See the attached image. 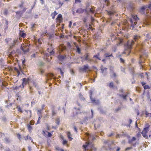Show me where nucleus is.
Segmentation results:
<instances>
[{"instance_id": "nucleus-1", "label": "nucleus", "mask_w": 151, "mask_h": 151, "mask_svg": "<svg viewBox=\"0 0 151 151\" xmlns=\"http://www.w3.org/2000/svg\"><path fill=\"white\" fill-rule=\"evenodd\" d=\"M86 136L88 142H86L85 145H83V147L85 150L86 151H96V149L94 147L92 143V142L96 139L95 137L88 133H86Z\"/></svg>"}, {"instance_id": "nucleus-2", "label": "nucleus", "mask_w": 151, "mask_h": 151, "mask_svg": "<svg viewBox=\"0 0 151 151\" xmlns=\"http://www.w3.org/2000/svg\"><path fill=\"white\" fill-rule=\"evenodd\" d=\"M140 38V37L139 35H135L134 36V40L128 41L126 45H125V51L128 50L129 51L128 55H129L131 52L129 50L132 49V45L134 43V41L138 42V41L139 40Z\"/></svg>"}, {"instance_id": "nucleus-3", "label": "nucleus", "mask_w": 151, "mask_h": 151, "mask_svg": "<svg viewBox=\"0 0 151 151\" xmlns=\"http://www.w3.org/2000/svg\"><path fill=\"white\" fill-rule=\"evenodd\" d=\"M119 92V93L118 94V95L120 97L123 99L124 101H127V98L128 96L129 93L128 92H124V90L122 89H120Z\"/></svg>"}, {"instance_id": "nucleus-4", "label": "nucleus", "mask_w": 151, "mask_h": 151, "mask_svg": "<svg viewBox=\"0 0 151 151\" xmlns=\"http://www.w3.org/2000/svg\"><path fill=\"white\" fill-rule=\"evenodd\" d=\"M149 130V127H147L145 128L143 130L141 133L142 134L143 136L145 138H148V136L147 135V133Z\"/></svg>"}, {"instance_id": "nucleus-5", "label": "nucleus", "mask_w": 151, "mask_h": 151, "mask_svg": "<svg viewBox=\"0 0 151 151\" xmlns=\"http://www.w3.org/2000/svg\"><path fill=\"white\" fill-rule=\"evenodd\" d=\"M103 142L106 145H107L108 146V148H106V149H111V148L110 147V146L112 144H114L113 141H110L109 140H103Z\"/></svg>"}, {"instance_id": "nucleus-6", "label": "nucleus", "mask_w": 151, "mask_h": 151, "mask_svg": "<svg viewBox=\"0 0 151 151\" xmlns=\"http://www.w3.org/2000/svg\"><path fill=\"white\" fill-rule=\"evenodd\" d=\"M89 92L90 98L92 103L96 105H98L99 104V100H96L92 98V91H90Z\"/></svg>"}, {"instance_id": "nucleus-7", "label": "nucleus", "mask_w": 151, "mask_h": 151, "mask_svg": "<svg viewBox=\"0 0 151 151\" xmlns=\"http://www.w3.org/2000/svg\"><path fill=\"white\" fill-rule=\"evenodd\" d=\"M89 69V67L88 65H84L79 68L80 71L82 72H85L87 70Z\"/></svg>"}, {"instance_id": "nucleus-8", "label": "nucleus", "mask_w": 151, "mask_h": 151, "mask_svg": "<svg viewBox=\"0 0 151 151\" xmlns=\"http://www.w3.org/2000/svg\"><path fill=\"white\" fill-rule=\"evenodd\" d=\"M22 80L23 82L22 84L20 86V87L21 88H23L25 86L26 83H27L29 80V78H23L22 79Z\"/></svg>"}, {"instance_id": "nucleus-9", "label": "nucleus", "mask_w": 151, "mask_h": 151, "mask_svg": "<svg viewBox=\"0 0 151 151\" xmlns=\"http://www.w3.org/2000/svg\"><path fill=\"white\" fill-rule=\"evenodd\" d=\"M85 11L86 13V14L87 15H88V11L86 9H83L81 8H79L76 11V13L78 14H82L83 13L84 11Z\"/></svg>"}, {"instance_id": "nucleus-10", "label": "nucleus", "mask_w": 151, "mask_h": 151, "mask_svg": "<svg viewBox=\"0 0 151 151\" xmlns=\"http://www.w3.org/2000/svg\"><path fill=\"white\" fill-rule=\"evenodd\" d=\"M130 20L131 23V26L132 27V29H133V28L134 27L135 25L137 24V22L136 21H135L134 22V21L132 19H130Z\"/></svg>"}, {"instance_id": "nucleus-11", "label": "nucleus", "mask_w": 151, "mask_h": 151, "mask_svg": "<svg viewBox=\"0 0 151 151\" xmlns=\"http://www.w3.org/2000/svg\"><path fill=\"white\" fill-rule=\"evenodd\" d=\"M66 58V55H60L58 57V59L60 61H63Z\"/></svg>"}, {"instance_id": "nucleus-12", "label": "nucleus", "mask_w": 151, "mask_h": 151, "mask_svg": "<svg viewBox=\"0 0 151 151\" xmlns=\"http://www.w3.org/2000/svg\"><path fill=\"white\" fill-rule=\"evenodd\" d=\"M110 76L112 78H115L117 75L114 71H112L110 72Z\"/></svg>"}, {"instance_id": "nucleus-13", "label": "nucleus", "mask_w": 151, "mask_h": 151, "mask_svg": "<svg viewBox=\"0 0 151 151\" xmlns=\"http://www.w3.org/2000/svg\"><path fill=\"white\" fill-rule=\"evenodd\" d=\"M59 48L60 50L62 52L66 49V47L62 45H60Z\"/></svg>"}, {"instance_id": "nucleus-14", "label": "nucleus", "mask_w": 151, "mask_h": 151, "mask_svg": "<svg viewBox=\"0 0 151 151\" xmlns=\"http://www.w3.org/2000/svg\"><path fill=\"white\" fill-rule=\"evenodd\" d=\"M120 43H118L112 47V50L114 52H115L117 50V46L120 44Z\"/></svg>"}, {"instance_id": "nucleus-15", "label": "nucleus", "mask_w": 151, "mask_h": 151, "mask_svg": "<svg viewBox=\"0 0 151 151\" xmlns=\"http://www.w3.org/2000/svg\"><path fill=\"white\" fill-rule=\"evenodd\" d=\"M47 76L49 79H51L52 78L54 79L53 74L52 73H49L48 74Z\"/></svg>"}, {"instance_id": "nucleus-16", "label": "nucleus", "mask_w": 151, "mask_h": 151, "mask_svg": "<svg viewBox=\"0 0 151 151\" xmlns=\"http://www.w3.org/2000/svg\"><path fill=\"white\" fill-rule=\"evenodd\" d=\"M88 53L84 55V60H88L89 62H91V60L88 58Z\"/></svg>"}, {"instance_id": "nucleus-17", "label": "nucleus", "mask_w": 151, "mask_h": 151, "mask_svg": "<svg viewBox=\"0 0 151 151\" xmlns=\"http://www.w3.org/2000/svg\"><path fill=\"white\" fill-rule=\"evenodd\" d=\"M18 41L17 40H14L13 42L11 44V47H14L15 45L17 44Z\"/></svg>"}, {"instance_id": "nucleus-18", "label": "nucleus", "mask_w": 151, "mask_h": 151, "mask_svg": "<svg viewBox=\"0 0 151 151\" xmlns=\"http://www.w3.org/2000/svg\"><path fill=\"white\" fill-rule=\"evenodd\" d=\"M62 16L61 14H60L58 15L56 19L57 20L59 21L60 22H61V21L62 20Z\"/></svg>"}, {"instance_id": "nucleus-19", "label": "nucleus", "mask_w": 151, "mask_h": 151, "mask_svg": "<svg viewBox=\"0 0 151 151\" xmlns=\"http://www.w3.org/2000/svg\"><path fill=\"white\" fill-rule=\"evenodd\" d=\"M19 34L20 36L23 37L24 38L26 36V34L23 32V31H20L19 32Z\"/></svg>"}, {"instance_id": "nucleus-20", "label": "nucleus", "mask_w": 151, "mask_h": 151, "mask_svg": "<svg viewBox=\"0 0 151 151\" xmlns=\"http://www.w3.org/2000/svg\"><path fill=\"white\" fill-rule=\"evenodd\" d=\"M136 139V138L135 137H132V138L131 139H129L128 141V143L130 144H132L133 142Z\"/></svg>"}, {"instance_id": "nucleus-21", "label": "nucleus", "mask_w": 151, "mask_h": 151, "mask_svg": "<svg viewBox=\"0 0 151 151\" xmlns=\"http://www.w3.org/2000/svg\"><path fill=\"white\" fill-rule=\"evenodd\" d=\"M58 14L56 11H55L54 12L52 13L51 14V16L52 19H54L55 18V17Z\"/></svg>"}, {"instance_id": "nucleus-22", "label": "nucleus", "mask_w": 151, "mask_h": 151, "mask_svg": "<svg viewBox=\"0 0 151 151\" xmlns=\"http://www.w3.org/2000/svg\"><path fill=\"white\" fill-rule=\"evenodd\" d=\"M132 19L134 21H137L139 19V18L136 15H132Z\"/></svg>"}, {"instance_id": "nucleus-23", "label": "nucleus", "mask_w": 151, "mask_h": 151, "mask_svg": "<svg viewBox=\"0 0 151 151\" xmlns=\"http://www.w3.org/2000/svg\"><path fill=\"white\" fill-rule=\"evenodd\" d=\"M145 114L146 115V117H151V113H149L147 111H145Z\"/></svg>"}, {"instance_id": "nucleus-24", "label": "nucleus", "mask_w": 151, "mask_h": 151, "mask_svg": "<svg viewBox=\"0 0 151 151\" xmlns=\"http://www.w3.org/2000/svg\"><path fill=\"white\" fill-rule=\"evenodd\" d=\"M10 139L6 137L4 139V142L5 143H9L10 142Z\"/></svg>"}, {"instance_id": "nucleus-25", "label": "nucleus", "mask_w": 151, "mask_h": 151, "mask_svg": "<svg viewBox=\"0 0 151 151\" xmlns=\"http://www.w3.org/2000/svg\"><path fill=\"white\" fill-rule=\"evenodd\" d=\"M52 115L53 116H54L55 114H56V112H55V110L54 107L53 106L52 109Z\"/></svg>"}, {"instance_id": "nucleus-26", "label": "nucleus", "mask_w": 151, "mask_h": 151, "mask_svg": "<svg viewBox=\"0 0 151 151\" xmlns=\"http://www.w3.org/2000/svg\"><path fill=\"white\" fill-rule=\"evenodd\" d=\"M115 12L113 11H107V13L109 15L111 16L114 14Z\"/></svg>"}, {"instance_id": "nucleus-27", "label": "nucleus", "mask_w": 151, "mask_h": 151, "mask_svg": "<svg viewBox=\"0 0 151 151\" xmlns=\"http://www.w3.org/2000/svg\"><path fill=\"white\" fill-rule=\"evenodd\" d=\"M105 58H106L109 57H113L112 54H111L110 55V53H107L104 54Z\"/></svg>"}, {"instance_id": "nucleus-28", "label": "nucleus", "mask_w": 151, "mask_h": 151, "mask_svg": "<svg viewBox=\"0 0 151 151\" xmlns=\"http://www.w3.org/2000/svg\"><path fill=\"white\" fill-rule=\"evenodd\" d=\"M71 134L70 132H68L67 133V136L68 138L69 139L70 141H71L72 140L73 138L70 137Z\"/></svg>"}, {"instance_id": "nucleus-29", "label": "nucleus", "mask_w": 151, "mask_h": 151, "mask_svg": "<svg viewBox=\"0 0 151 151\" xmlns=\"http://www.w3.org/2000/svg\"><path fill=\"white\" fill-rule=\"evenodd\" d=\"M27 127L28 130L30 132L32 129V127L29 124H28L27 125Z\"/></svg>"}, {"instance_id": "nucleus-30", "label": "nucleus", "mask_w": 151, "mask_h": 151, "mask_svg": "<svg viewBox=\"0 0 151 151\" xmlns=\"http://www.w3.org/2000/svg\"><path fill=\"white\" fill-rule=\"evenodd\" d=\"M76 51L78 53L80 54L81 53V49L78 46H76Z\"/></svg>"}, {"instance_id": "nucleus-31", "label": "nucleus", "mask_w": 151, "mask_h": 151, "mask_svg": "<svg viewBox=\"0 0 151 151\" xmlns=\"http://www.w3.org/2000/svg\"><path fill=\"white\" fill-rule=\"evenodd\" d=\"M58 70L59 71H60L61 75L62 76H63L64 75V72H63V70H62V69L60 68H58Z\"/></svg>"}, {"instance_id": "nucleus-32", "label": "nucleus", "mask_w": 151, "mask_h": 151, "mask_svg": "<svg viewBox=\"0 0 151 151\" xmlns=\"http://www.w3.org/2000/svg\"><path fill=\"white\" fill-rule=\"evenodd\" d=\"M8 10L6 9H5L3 12V13L5 16L7 15L8 14Z\"/></svg>"}, {"instance_id": "nucleus-33", "label": "nucleus", "mask_w": 151, "mask_h": 151, "mask_svg": "<svg viewBox=\"0 0 151 151\" xmlns=\"http://www.w3.org/2000/svg\"><path fill=\"white\" fill-rule=\"evenodd\" d=\"M99 53H98L96 55H94L93 56V57L95 58H96L98 59L99 60H100L101 59L100 58H99Z\"/></svg>"}, {"instance_id": "nucleus-34", "label": "nucleus", "mask_w": 151, "mask_h": 151, "mask_svg": "<svg viewBox=\"0 0 151 151\" xmlns=\"http://www.w3.org/2000/svg\"><path fill=\"white\" fill-rule=\"evenodd\" d=\"M37 25L35 24H32L31 25V28L33 30L37 26Z\"/></svg>"}, {"instance_id": "nucleus-35", "label": "nucleus", "mask_w": 151, "mask_h": 151, "mask_svg": "<svg viewBox=\"0 0 151 151\" xmlns=\"http://www.w3.org/2000/svg\"><path fill=\"white\" fill-rule=\"evenodd\" d=\"M143 62V61H140L139 62V64L140 65V68L141 69H143V66L142 65V63Z\"/></svg>"}, {"instance_id": "nucleus-36", "label": "nucleus", "mask_w": 151, "mask_h": 151, "mask_svg": "<svg viewBox=\"0 0 151 151\" xmlns=\"http://www.w3.org/2000/svg\"><path fill=\"white\" fill-rule=\"evenodd\" d=\"M114 67L112 66H110L109 70L110 72H111L112 71H114Z\"/></svg>"}, {"instance_id": "nucleus-37", "label": "nucleus", "mask_w": 151, "mask_h": 151, "mask_svg": "<svg viewBox=\"0 0 151 151\" xmlns=\"http://www.w3.org/2000/svg\"><path fill=\"white\" fill-rule=\"evenodd\" d=\"M88 120L87 118L85 117L84 119V120L82 122H81V124H83V123H86L87 122V121Z\"/></svg>"}, {"instance_id": "nucleus-38", "label": "nucleus", "mask_w": 151, "mask_h": 151, "mask_svg": "<svg viewBox=\"0 0 151 151\" xmlns=\"http://www.w3.org/2000/svg\"><path fill=\"white\" fill-rule=\"evenodd\" d=\"M120 69L121 71L124 73H125V68H123L122 66L120 67Z\"/></svg>"}, {"instance_id": "nucleus-39", "label": "nucleus", "mask_w": 151, "mask_h": 151, "mask_svg": "<svg viewBox=\"0 0 151 151\" xmlns=\"http://www.w3.org/2000/svg\"><path fill=\"white\" fill-rule=\"evenodd\" d=\"M60 122V120L59 118H57L56 119L55 123L58 125H59Z\"/></svg>"}, {"instance_id": "nucleus-40", "label": "nucleus", "mask_w": 151, "mask_h": 151, "mask_svg": "<svg viewBox=\"0 0 151 151\" xmlns=\"http://www.w3.org/2000/svg\"><path fill=\"white\" fill-rule=\"evenodd\" d=\"M109 86L111 88H113L114 87V84L112 82H111L109 84Z\"/></svg>"}, {"instance_id": "nucleus-41", "label": "nucleus", "mask_w": 151, "mask_h": 151, "mask_svg": "<svg viewBox=\"0 0 151 151\" xmlns=\"http://www.w3.org/2000/svg\"><path fill=\"white\" fill-rule=\"evenodd\" d=\"M87 19V17H84L83 18V20L84 23H85L86 22V21Z\"/></svg>"}, {"instance_id": "nucleus-42", "label": "nucleus", "mask_w": 151, "mask_h": 151, "mask_svg": "<svg viewBox=\"0 0 151 151\" xmlns=\"http://www.w3.org/2000/svg\"><path fill=\"white\" fill-rule=\"evenodd\" d=\"M147 7L146 6H143L140 9V10L143 12L146 8Z\"/></svg>"}, {"instance_id": "nucleus-43", "label": "nucleus", "mask_w": 151, "mask_h": 151, "mask_svg": "<svg viewBox=\"0 0 151 151\" xmlns=\"http://www.w3.org/2000/svg\"><path fill=\"white\" fill-rule=\"evenodd\" d=\"M101 73L104 75V76H105L106 75V73L105 72H104V70H103V69L102 68L101 69Z\"/></svg>"}, {"instance_id": "nucleus-44", "label": "nucleus", "mask_w": 151, "mask_h": 151, "mask_svg": "<svg viewBox=\"0 0 151 151\" xmlns=\"http://www.w3.org/2000/svg\"><path fill=\"white\" fill-rule=\"evenodd\" d=\"M24 49V51L23 52L24 53H26L27 52H28L29 51V49L28 48H26V49L25 48Z\"/></svg>"}, {"instance_id": "nucleus-45", "label": "nucleus", "mask_w": 151, "mask_h": 151, "mask_svg": "<svg viewBox=\"0 0 151 151\" xmlns=\"http://www.w3.org/2000/svg\"><path fill=\"white\" fill-rule=\"evenodd\" d=\"M143 87L145 89H147L150 88L149 86L148 85H145Z\"/></svg>"}, {"instance_id": "nucleus-46", "label": "nucleus", "mask_w": 151, "mask_h": 151, "mask_svg": "<svg viewBox=\"0 0 151 151\" xmlns=\"http://www.w3.org/2000/svg\"><path fill=\"white\" fill-rule=\"evenodd\" d=\"M42 39L41 38H39L38 40V42L39 44H41L42 43Z\"/></svg>"}, {"instance_id": "nucleus-47", "label": "nucleus", "mask_w": 151, "mask_h": 151, "mask_svg": "<svg viewBox=\"0 0 151 151\" xmlns=\"http://www.w3.org/2000/svg\"><path fill=\"white\" fill-rule=\"evenodd\" d=\"M17 109L18 111L20 112H22V110L19 106H17Z\"/></svg>"}, {"instance_id": "nucleus-48", "label": "nucleus", "mask_w": 151, "mask_h": 151, "mask_svg": "<svg viewBox=\"0 0 151 151\" xmlns=\"http://www.w3.org/2000/svg\"><path fill=\"white\" fill-rule=\"evenodd\" d=\"M29 139L30 140H31L32 141V138L31 137H29V136H27L26 138L25 139V140H26V139Z\"/></svg>"}, {"instance_id": "nucleus-49", "label": "nucleus", "mask_w": 151, "mask_h": 151, "mask_svg": "<svg viewBox=\"0 0 151 151\" xmlns=\"http://www.w3.org/2000/svg\"><path fill=\"white\" fill-rule=\"evenodd\" d=\"M67 141L66 140L63 139V145H65L67 144Z\"/></svg>"}, {"instance_id": "nucleus-50", "label": "nucleus", "mask_w": 151, "mask_h": 151, "mask_svg": "<svg viewBox=\"0 0 151 151\" xmlns=\"http://www.w3.org/2000/svg\"><path fill=\"white\" fill-rule=\"evenodd\" d=\"M17 138L20 140L21 139V135L20 134L18 133L17 134Z\"/></svg>"}, {"instance_id": "nucleus-51", "label": "nucleus", "mask_w": 151, "mask_h": 151, "mask_svg": "<svg viewBox=\"0 0 151 151\" xmlns=\"http://www.w3.org/2000/svg\"><path fill=\"white\" fill-rule=\"evenodd\" d=\"M44 63L42 62H40L39 63V65L40 66H42L44 65Z\"/></svg>"}, {"instance_id": "nucleus-52", "label": "nucleus", "mask_w": 151, "mask_h": 151, "mask_svg": "<svg viewBox=\"0 0 151 151\" xmlns=\"http://www.w3.org/2000/svg\"><path fill=\"white\" fill-rule=\"evenodd\" d=\"M120 62L122 63H124V60L122 58H120Z\"/></svg>"}, {"instance_id": "nucleus-53", "label": "nucleus", "mask_w": 151, "mask_h": 151, "mask_svg": "<svg viewBox=\"0 0 151 151\" xmlns=\"http://www.w3.org/2000/svg\"><path fill=\"white\" fill-rule=\"evenodd\" d=\"M44 55L46 57H49V55H50V53H47L45 52L44 53Z\"/></svg>"}, {"instance_id": "nucleus-54", "label": "nucleus", "mask_w": 151, "mask_h": 151, "mask_svg": "<svg viewBox=\"0 0 151 151\" xmlns=\"http://www.w3.org/2000/svg\"><path fill=\"white\" fill-rule=\"evenodd\" d=\"M89 11L90 12L93 13L94 12V10H93L92 8H90L89 9Z\"/></svg>"}, {"instance_id": "nucleus-55", "label": "nucleus", "mask_w": 151, "mask_h": 151, "mask_svg": "<svg viewBox=\"0 0 151 151\" xmlns=\"http://www.w3.org/2000/svg\"><path fill=\"white\" fill-rule=\"evenodd\" d=\"M24 3L23 1H21V4L19 5V6L20 7H22L23 6Z\"/></svg>"}, {"instance_id": "nucleus-56", "label": "nucleus", "mask_w": 151, "mask_h": 151, "mask_svg": "<svg viewBox=\"0 0 151 151\" xmlns=\"http://www.w3.org/2000/svg\"><path fill=\"white\" fill-rule=\"evenodd\" d=\"M80 98L82 100H83L85 99L83 97L81 94H80L79 96Z\"/></svg>"}, {"instance_id": "nucleus-57", "label": "nucleus", "mask_w": 151, "mask_h": 151, "mask_svg": "<svg viewBox=\"0 0 151 151\" xmlns=\"http://www.w3.org/2000/svg\"><path fill=\"white\" fill-rule=\"evenodd\" d=\"M50 55H52L54 54L55 52L53 50H52L51 51L49 52Z\"/></svg>"}, {"instance_id": "nucleus-58", "label": "nucleus", "mask_w": 151, "mask_h": 151, "mask_svg": "<svg viewBox=\"0 0 151 151\" xmlns=\"http://www.w3.org/2000/svg\"><path fill=\"white\" fill-rule=\"evenodd\" d=\"M47 133H48V135H47L48 137H50L52 136V134L51 133H50V132H48Z\"/></svg>"}, {"instance_id": "nucleus-59", "label": "nucleus", "mask_w": 151, "mask_h": 151, "mask_svg": "<svg viewBox=\"0 0 151 151\" xmlns=\"http://www.w3.org/2000/svg\"><path fill=\"white\" fill-rule=\"evenodd\" d=\"M2 121H3L4 122H5L6 121V118L5 117H4L2 118Z\"/></svg>"}, {"instance_id": "nucleus-60", "label": "nucleus", "mask_w": 151, "mask_h": 151, "mask_svg": "<svg viewBox=\"0 0 151 151\" xmlns=\"http://www.w3.org/2000/svg\"><path fill=\"white\" fill-rule=\"evenodd\" d=\"M121 109V108L119 107L115 109V111L116 112H117L119 111Z\"/></svg>"}, {"instance_id": "nucleus-61", "label": "nucleus", "mask_w": 151, "mask_h": 151, "mask_svg": "<svg viewBox=\"0 0 151 151\" xmlns=\"http://www.w3.org/2000/svg\"><path fill=\"white\" fill-rule=\"evenodd\" d=\"M141 83V84H142V86H143V87L144 86H145V85L146 84V83H145L144 82H142Z\"/></svg>"}, {"instance_id": "nucleus-62", "label": "nucleus", "mask_w": 151, "mask_h": 151, "mask_svg": "<svg viewBox=\"0 0 151 151\" xmlns=\"http://www.w3.org/2000/svg\"><path fill=\"white\" fill-rule=\"evenodd\" d=\"M138 142H136L135 143H134V144H132V145L134 146V147H135V146L136 145H138Z\"/></svg>"}, {"instance_id": "nucleus-63", "label": "nucleus", "mask_w": 151, "mask_h": 151, "mask_svg": "<svg viewBox=\"0 0 151 151\" xmlns=\"http://www.w3.org/2000/svg\"><path fill=\"white\" fill-rule=\"evenodd\" d=\"M20 49L21 50H22L23 52L24 50V49L23 47L22 46V45H21L20 47Z\"/></svg>"}, {"instance_id": "nucleus-64", "label": "nucleus", "mask_w": 151, "mask_h": 151, "mask_svg": "<svg viewBox=\"0 0 151 151\" xmlns=\"http://www.w3.org/2000/svg\"><path fill=\"white\" fill-rule=\"evenodd\" d=\"M107 69V68H106V67H105V68H103V70H104V72H106V71Z\"/></svg>"}]
</instances>
